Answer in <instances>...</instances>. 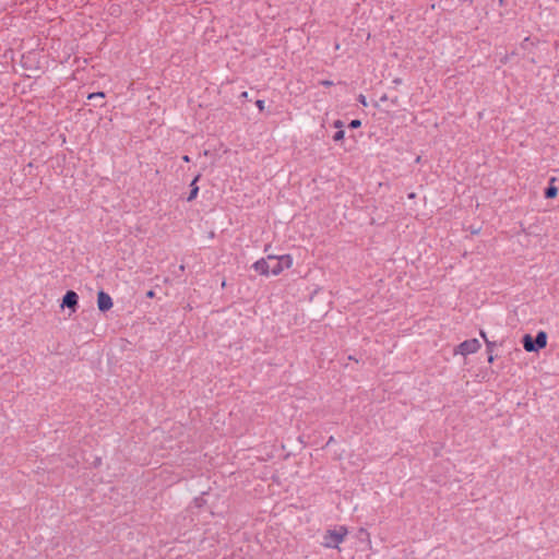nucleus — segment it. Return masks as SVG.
Instances as JSON below:
<instances>
[{
    "instance_id": "obj_1",
    "label": "nucleus",
    "mask_w": 559,
    "mask_h": 559,
    "mask_svg": "<svg viewBox=\"0 0 559 559\" xmlns=\"http://www.w3.org/2000/svg\"><path fill=\"white\" fill-rule=\"evenodd\" d=\"M348 534V530L345 525H340L333 530H328L323 535L322 545L325 548L335 549L338 548Z\"/></svg>"
},
{
    "instance_id": "obj_2",
    "label": "nucleus",
    "mask_w": 559,
    "mask_h": 559,
    "mask_svg": "<svg viewBox=\"0 0 559 559\" xmlns=\"http://www.w3.org/2000/svg\"><path fill=\"white\" fill-rule=\"evenodd\" d=\"M267 260H274L271 272L273 275L281 274L285 269H289L293 265V257L290 254H283L280 257L267 255Z\"/></svg>"
},
{
    "instance_id": "obj_3",
    "label": "nucleus",
    "mask_w": 559,
    "mask_h": 559,
    "mask_svg": "<svg viewBox=\"0 0 559 559\" xmlns=\"http://www.w3.org/2000/svg\"><path fill=\"white\" fill-rule=\"evenodd\" d=\"M60 307L62 309L68 308L71 313L75 312L79 308V295L72 289L67 290L62 297Z\"/></svg>"
},
{
    "instance_id": "obj_4",
    "label": "nucleus",
    "mask_w": 559,
    "mask_h": 559,
    "mask_svg": "<svg viewBox=\"0 0 559 559\" xmlns=\"http://www.w3.org/2000/svg\"><path fill=\"white\" fill-rule=\"evenodd\" d=\"M114 306L112 298L104 290L97 293V307L100 312L109 311Z\"/></svg>"
},
{
    "instance_id": "obj_5",
    "label": "nucleus",
    "mask_w": 559,
    "mask_h": 559,
    "mask_svg": "<svg viewBox=\"0 0 559 559\" xmlns=\"http://www.w3.org/2000/svg\"><path fill=\"white\" fill-rule=\"evenodd\" d=\"M481 336L484 337L486 342L487 349H493L495 347H514V349H518L515 347V343L511 338H502L500 342L497 341H489L484 332H481Z\"/></svg>"
},
{
    "instance_id": "obj_6",
    "label": "nucleus",
    "mask_w": 559,
    "mask_h": 559,
    "mask_svg": "<svg viewBox=\"0 0 559 559\" xmlns=\"http://www.w3.org/2000/svg\"><path fill=\"white\" fill-rule=\"evenodd\" d=\"M252 267L261 275L267 276L271 272L272 265L267 262V259L261 258L255 261Z\"/></svg>"
},
{
    "instance_id": "obj_7",
    "label": "nucleus",
    "mask_w": 559,
    "mask_h": 559,
    "mask_svg": "<svg viewBox=\"0 0 559 559\" xmlns=\"http://www.w3.org/2000/svg\"><path fill=\"white\" fill-rule=\"evenodd\" d=\"M481 346L480 342L477 338L466 340L459 345H456L453 349L457 350H475L479 349Z\"/></svg>"
},
{
    "instance_id": "obj_8",
    "label": "nucleus",
    "mask_w": 559,
    "mask_h": 559,
    "mask_svg": "<svg viewBox=\"0 0 559 559\" xmlns=\"http://www.w3.org/2000/svg\"><path fill=\"white\" fill-rule=\"evenodd\" d=\"M201 177H202V175L199 173L194 176V178L190 182V192L186 199L188 202H192L193 200H195L198 198L199 190H200L198 182L201 179Z\"/></svg>"
},
{
    "instance_id": "obj_9",
    "label": "nucleus",
    "mask_w": 559,
    "mask_h": 559,
    "mask_svg": "<svg viewBox=\"0 0 559 559\" xmlns=\"http://www.w3.org/2000/svg\"><path fill=\"white\" fill-rule=\"evenodd\" d=\"M558 181L557 177H551L549 179L548 186L544 190V197L546 199H555L558 194V188L556 182Z\"/></svg>"
},
{
    "instance_id": "obj_10",
    "label": "nucleus",
    "mask_w": 559,
    "mask_h": 559,
    "mask_svg": "<svg viewBox=\"0 0 559 559\" xmlns=\"http://www.w3.org/2000/svg\"><path fill=\"white\" fill-rule=\"evenodd\" d=\"M547 340L548 335L545 331H538L536 336L534 337L536 350L537 349H545L547 346Z\"/></svg>"
},
{
    "instance_id": "obj_11",
    "label": "nucleus",
    "mask_w": 559,
    "mask_h": 559,
    "mask_svg": "<svg viewBox=\"0 0 559 559\" xmlns=\"http://www.w3.org/2000/svg\"><path fill=\"white\" fill-rule=\"evenodd\" d=\"M521 343L523 345V349L525 350H536L534 337L530 333H525L521 337Z\"/></svg>"
},
{
    "instance_id": "obj_12",
    "label": "nucleus",
    "mask_w": 559,
    "mask_h": 559,
    "mask_svg": "<svg viewBox=\"0 0 559 559\" xmlns=\"http://www.w3.org/2000/svg\"><path fill=\"white\" fill-rule=\"evenodd\" d=\"M357 538L360 542H368V543H370V534H369V532L366 528L361 527V528L358 530Z\"/></svg>"
},
{
    "instance_id": "obj_13",
    "label": "nucleus",
    "mask_w": 559,
    "mask_h": 559,
    "mask_svg": "<svg viewBox=\"0 0 559 559\" xmlns=\"http://www.w3.org/2000/svg\"><path fill=\"white\" fill-rule=\"evenodd\" d=\"M105 97H106V94L102 91L93 92L87 95L88 100H93V99L98 100V99H104Z\"/></svg>"
},
{
    "instance_id": "obj_14",
    "label": "nucleus",
    "mask_w": 559,
    "mask_h": 559,
    "mask_svg": "<svg viewBox=\"0 0 559 559\" xmlns=\"http://www.w3.org/2000/svg\"><path fill=\"white\" fill-rule=\"evenodd\" d=\"M345 138V131L344 130H337L333 135V141L341 142Z\"/></svg>"
},
{
    "instance_id": "obj_15",
    "label": "nucleus",
    "mask_w": 559,
    "mask_h": 559,
    "mask_svg": "<svg viewBox=\"0 0 559 559\" xmlns=\"http://www.w3.org/2000/svg\"><path fill=\"white\" fill-rule=\"evenodd\" d=\"M193 502L197 508H202L206 503V500L203 498V496H200L194 498Z\"/></svg>"
},
{
    "instance_id": "obj_16",
    "label": "nucleus",
    "mask_w": 559,
    "mask_h": 559,
    "mask_svg": "<svg viewBox=\"0 0 559 559\" xmlns=\"http://www.w3.org/2000/svg\"><path fill=\"white\" fill-rule=\"evenodd\" d=\"M361 126V120L359 119H353L349 123H348V128L349 129H358L360 128Z\"/></svg>"
},
{
    "instance_id": "obj_17",
    "label": "nucleus",
    "mask_w": 559,
    "mask_h": 559,
    "mask_svg": "<svg viewBox=\"0 0 559 559\" xmlns=\"http://www.w3.org/2000/svg\"><path fill=\"white\" fill-rule=\"evenodd\" d=\"M493 352L491 350H488V352H484V354L486 355V359H487V362L488 364H492V361L495 360V358L498 357V355L493 356L492 355Z\"/></svg>"
},
{
    "instance_id": "obj_18",
    "label": "nucleus",
    "mask_w": 559,
    "mask_h": 559,
    "mask_svg": "<svg viewBox=\"0 0 559 559\" xmlns=\"http://www.w3.org/2000/svg\"><path fill=\"white\" fill-rule=\"evenodd\" d=\"M102 465V457L95 456L94 460L91 462V466L93 468H98Z\"/></svg>"
},
{
    "instance_id": "obj_19",
    "label": "nucleus",
    "mask_w": 559,
    "mask_h": 559,
    "mask_svg": "<svg viewBox=\"0 0 559 559\" xmlns=\"http://www.w3.org/2000/svg\"><path fill=\"white\" fill-rule=\"evenodd\" d=\"M255 106L258 107L260 112H263L265 109V102L263 99L255 100Z\"/></svg>"
},
{
    "instance_id": "obj_20",
    "label": "nucleus",
    "mask_w": 559,
    "mask_h": 559,
    "mask_svg": "<svg viewBox=\"0 0 559 559\" xmlns=\"http://www.w3.org/2000/svg\"><path fill=\"white\" fill-rule=\"evenodd\" d=\"M357 100L358 103H360L362 106H368V103H367V98L365 95L362 94H359L358 97H357Z\"/></svg>"
},
{
    "instance_id": "obj_21",
    "label": "nucleus",
    "mask_w": 559,
    "mask_h": 559,
    "mask_svg": "<svg viewBox=\"0 0 559 559\" xmlns=\"http://www.w3.org/2000/svg\"><path fill=\"white\" fill-rule=\"evenodd\" d=\"M333 127H334L335 129L343 130V128H344V122H343L342 120L337 119V120H335V121L333 122Z\"/></svg>"
},
{
    "instance_id": "obj_22",
    "label": "nucleus",
    "mask_w": 559,
    "mask_h": 559,
    "mask_svg": "<svg viewBox=\"0 0 559 559\" xmlns=\"http://www.w3.org/2000/svg\"><path fill=\"white\" fill-rule=\"evenodd\" d=\"M28 60H29V57H25V56H23V57H22V64H23V67H24V68H26V69H29V68H31V66H29V61H28Z\"/></svg>"
},
{
    "instance_id": "obj_23",
    "label": "nucleus",
    "mask_w": 559,
    "mask_h": 559,
    "mask_svg": "<svg viewBox=\"0 0 559 559\" xmlns=\"http://www.w3.org/2000/svg\"><path fill=\"white\" fill-rule=\"evenodd\" d=\"M320 84H321L322 86H324V87H330V86H332L334 83H333L332 81H330V80H322V81L320 82Z\"/></svg>"
},
{
    "instance_id": "obj_24",
    "label": "nucleus",
    "mask_w": 559,
    "mask_h": 559,
    "mask_svg": "<svg viewBox=\"0 0 559 559\" xmlns=\"http://www.w3.org/2000/svg\"><path fill=\"white\" fill-rule=\"evenodd\" d=\"M358 354H359V356H358V357H357L356 355H349L347 358H348V359H353V360H355V361L357 362L359 359H361V358H362V353H361V352H359Z\"/></svg>"
},
{
    "instance_id": "obj_25",
    "label": "nucleus",
    "mask_w": 559,
    "mask_h": 559,
    "mask_svg": "<svg viewBox=\"0 0 559 559\" xmlns=\"http://www.w3.org/2000/svg\"><path fill=\"white\" fill-rule=\"evenodd\" d=\"M145 297L148 299H152L155 297V292L153 289H150L145 293Z\"/></svg>"
},
{
    "instance_id": "obj_26",
    "label": "nucleus",
    "mask_w": 559,
    "mask_h": 559,
    "mask_svg": "<svg viewBox=\"0 0 559 559\" xmlns=\"http://www.w3.org/2000/svg\"><path fill=\"white\" fill-rule=\"evenodd\" d=\"M471 230V234L477 235L480 231V227L475 228L474 226H469L468 228Z\"/></svg>"
},
{
    "instance_id": "obj_27",
    "label": "nucleus",
    "mask_w": 559,
    "mask_h": 559,
    "mask_svg": "<svg viewBox=\"0 0 559 559\" xmlns=\"http://www.w3.org/2000/svg\"><path fill=\"white\" fill-rule=\"evenodd\" d=\"M335 438L333 436H330V438L328 439L325 445L323 448H326L329 445H331L332 443H335Z\"/></svg>"
},
{
    "instance_id": "obj_28",
    "label": "nucleus",
    "mask_w": 559,
    "mask_h": 559,
    "mask_svg": "<svg viewBox=\"0 0 559 559\" xmlns=\"http://www.w3.org/2000/svg\"><path fill=\"white\" fill-rule=\"evenodd\" d=\"M454 355L456 354H461L462 356L466 357L468 354H475L476 352H465V350H462V352H453Z\"/></svg>"
},
{
    "instance_id": "obj_29",
    "label": "nucleus",
    "mask_w": 559,
    "mask_h": 559,
    "mask_svg": "<svg viewBox=\"0 0 559 559\" xmlns=\"http://www.w3.org/2000/svg\"><path fill=\"white\" fill-rule=\"evenodd\" d=\"M239 98H242V99H249V98H248V92H242V93L239 95Z\"/></svg>"
},
{
    "instance_id": "obj_30",
    "label": "nucleus",
    "mask_w": 559,
    "mask_h": 559,
    "mask_svg": "<svg viewBox=\"0 0 559 559\" xmlns=\"http://www.w3.org/2000/svg\"><path fill=\"white\" fill-rule=\"evenodd\" d=\"M389 100V97L386 94H383L381 97H380V102H386Z\"/></svg>"
},
{
    "instance_id": "obj_31",
    "label": "nucleus",
    "mask_w": 559,
    "mask_h": 559,
    "mask_svg": "<svg viewBox=\"0 0 559 559\" xmlns=\"http://www.w3.org/2000/svg\"><path fill=\"white\" fill-rule=\"evenodd\" d=\"M393 83H394V84H396V85H399V84H401V83H402V79L396 78V79H394V80H393Z\"/></svg>"
},
{
    "instance_id": "obj_32",
    "label": "nucleus",
    "mask_w": 559,
    "mask_h": 559,
    "mask_svg": "<svg viewBox=\"0 0 559 559\" xmlns=\"http://www.w3.org/2000/svg\"><path fill=\"white\" fill-rule=\"evenodd\" d=\"M392 104L394 105H397L399 104V97L395 96L394 98L391 99Z\"/></svg>"
},
{
    "instance_id": "obj_33",
    "label": "nucleus",
    "mask_w": 559,
    "mask_h": 559,
    "mask_svg": "<svg viewBox=\"0 0 559 559\" xmlns=\"http://www.w3.org/2000/svg\"><path fill=\"white\" fill-rule=\"evenodd\" d=\"M182 160L186 162V163H189L191 159L188 155H183L182 156Z\"/></svg>"
},
{
    "instance_id": "obj_34",
    "label": "nucleus",
    "mask_w": 559,
    "mask_h": 559,
    "mask_svg": "<svg viewBox=\"0 0 559 559\" xmlns=\"http://www.w3.org/2000/svg\"><path fill=\"white\" fill-rule=\"evenodd\" d=\"M105 105H106L105 103H100V104H95L94 106H95V107L103 108Z\"/></svg>"
},
{
    "instance_id": "obj_35",
    "label": "nucleus",
    "mask_w": 559,
    "mask_h": 559,
    "mask_svg": "<svg viewBox=\"0 0 559 559\" xmlns=\"http://www.w3.org/2000/svg\"><path fill=\"white\" fill-rule=\"evenodd\" d=\"M408 198H409V199L415 198V193H414V192L409 193V194H408Z\"/></svg>"
}]
</instances>
